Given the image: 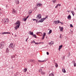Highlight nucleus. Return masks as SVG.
I'll list each match as a JSON object with an SVG mask.
<instances>
[{
	"mask_svg": "<svg viewBox=\"0 0 76 76\" xmlns=\"http://www.w3.org/2000/svg\"><path fill=\"white\" fill-rule=\"evenodd\" d=\"M15 25H16V26L15 28V30H17V29H18L20 26V22L19 20H18L15 23Z\"/></svg>",
	"mask_w": 76,
	"mask_h": 76,
	"instance_id": "1",
	"label": "nucleus"
},
{
	"mask_svg": "<svg viewBox=\"0 0 76 76\" xmlns=\"http://www.w3.org/2000/svg\"><path fill=\"white\" fill-rule=\"evenodd\" d=\"M2 22H4V23H9V19L8 18L3 19L2 21Z\"/></svg>",
	"mask_w": 76,
	"mask_h": 76,
	"instance_id": "2",
	"label": "nucleus"
},
{
	"mask_svg": "<svg viewBox=\"0 0 76 76\" xmlns=\"http://www.w3.org/2000/svg\"><path fill=\"white\" fill-rule=\"evenodd\" d=\"M48 17H47V16H46L45 18L41 19V20H39V22H41V23H42V22H43V21H44L45 20V19L47 18Z\"/></svg>",
	"mask_w": 76,
	"mask_h": 76,
	"instance_id": "3",
	"label": "nucleus"
},
{
	"mask_svg": "<svg viewBox=\"0 0 76 76\" xmlns=\"http://www.w3.org/2000/svg\"><path fill=\"white\" fill-rule=\"evenodd\" d=\"M15 47V45H13L12 43H11L9 46V47L10 48H13Z\"/></svg>",
	"mask_w": 76,
	"mask_h": 76,
	"instance_id": "4",
	"label": "nucleus"
},
{
	"mask_svg": "<svg viewBox=\"0 0 76 76\" xmlns=\"http://www.w3.org/2000/svg\"><path fill=\"white\" fill-rule=\"evenodd\" d=\"M36 18L38 19V20L40 18H41V14H38L37 15Z\"/></svg>",
	"mask_w": 76,
	"mask_h": 76,
	"instance_id": "5",
	"label": "nucleus"
},
{
	"mask_svg": "<svg viewBox=\"0 0 76 76\" xmlns=\"http://www.w3.org/2000/svg\"><path fill=\"white\" fill-rule=\"evenodd\" d=\"M10 34V32H4L2 33V34L3 35H4V34Z\"/></svg>",
	"mask_w": 76,
	"mask_h": 76,
	"instance_id": "6",
	"label": "nucleus"
},
{
	"mask_svg": "<svg viewBox=\"0 0 76 76\" xmlns=\"http://www.w3.org/2000/svg\"><path fill=\"white\" fill-rule=\"evenodd\" d=\"M15 2L17 4H19V0H15Z\"/></svg>",
	"mask_w": 76,
	"mask_h": 76,
	"instance_id": "7",
	"label": "nucleus"
},
{
	"mask_svg": "<svg viewBox=\"0 0 76 76\" xmlns=\"http://www.w3.org/2000/svg\"><path fill=\"white\" fill-rule=\"evenodd\" d=\"M59 28L60 29V31L61 32H63V28L61 27L60 26H59Z\"/></svg>",
	"mask_w": 76,
	"mask_h": 76,
	"instance_id": "8",
	"label": "nucleus"
},
{
	"mask_svg": "<svg viewBox=\"0 0 76 76\" xmlns=\"http://www.w3.org/2000/svg\"><path fill=\"white\" fill-rule=\"evenodd\" d=\"M48 44L50 45H53V44H54V42L53 41H52L48 43Z\"/></svg>",
	"mask_w": 76,
	"mask_h": 76,
	"instance_id": "9",
	"label": "nucleus"
},
{
	"mask_svg": "<svg viewBox=\"0 0 76 76\" xmlns=\"http://www.w3.org/2000/svg\"><path fill=\"white\" fill-rule=\"evenodd\" d=\"M46 35V33H43V37L42 38V39L43 40L44 39V38H45V35Z\"/></svg>",
	"mask_w": 76,
	"mask_h": 76,
	"instance_id": "10",
	"label": "nucleus"
},
{
	"mask_svg": "<svg viewBox=\"0 0 76 76\" xmlns=\"http://www.w3.org/2000/svg\"><path fill=\"white\" fill-rule=\"evenodd\" d=\"M37 6L38 7H40L41 6H42V4H41V3L37 4Z\"/></svg>",
	"mask_w": 76,
	"mask_h": 76,
	"instance_id": "11",
	"label": "nucleus"
},
{
	"mask_svg": "<svg viewBox=\"0 0 76 76\" xmlns=\"http://www.w3.org/2000/svg\"><path fill=\"white\" fill-rule=\"evenodd\" d=\"M1 44L2 45V46H3V47H4V46H5V43H4V42H2L1 43Z\"/></svg>",
	"mask_w": 76,
	"mask_h": 76,
	"instance_id": "12",
	"label": "nucleus"
},
{
	"mask_svg": "<svg viewBox=\"0 0 76 76\" xmlns=\"http://www.w3.org/2000/svg\"><path fill=\"white\" fill-rule=\"evenodd\" d=\"M15 56L13 55L11 56V58L12 60H15Z\"/></svg>",
	"mask_w": 76,
	"mask_h": 76,
	"instance_id": "13",
	"label": "nucleus"
},
{
	"mask_svg": "<svg viewBox=\"0 0 76 76\" xmlns=\"http://www.w3.org/2000/svg\"><path fill=\"white\" fill-rule=\"evenodd\" d=\"M63 47V45H61L59 46V48H58V50L59 51H60V49L62 48Z\"/></svg>",
	"mask_w": 76,
	"mask_h": 76,
	"instance_id": "14",
	"label": "nucleus"
},
{
	"mask_svg": "<svg viewBox=\"0 0 76 76\" xmlns=\"http://www.w3.org/2000/svg\"><path fill=\"white\" fill-rule=\"evenodd\" d=\"M67 19H69L70 20L71 19V16H70V15L68 16L67 17Z\"/></svg>",
	"mask_w": 76,
	"mask_h": 76,
	"instance_id": "15",
	"label": "nucleus"
},
{
	"mask_svg": "<svg viewBox=\"0 0 76 76\" xmlns=\"http://www.w3.org/2000/svg\"><path fill=\"white\" fill-rule=\"evenodd\" d=\"M16 10H15L14 9H13V11H12V13L13 14H15V13H16Z\"/></svg>",
	"mask_w": 76,
	"mask_h": 76,
	"instance_id": "16",
	"label": "nucleus"
},
{
	"mask_svg": "<svg viewBox=\"0 0 76 76\" xmlns=\"http://www.w3.org/2000/svg\"><path fill=\"white\" fill-rule=\"evenodd\" d=\"M71 13H72L73 16H74V15H75V12H74V11H71Z\"/></svg>",
	"mask_w": 76,
	"mask_h": 76,
	"instance_id": "17",
	"label": "nucleus"
},
{
	"mask_svg": "<svg viewBox=\"0 0 76 76\" xmlns=\"http://www.w3.org/2000/svg\"><path fill=\"white\" fill-rule=\"evenodd\" d=\"M29 32L30 33V34L31 35H34V33H33V32H31V31H29Z\"/></svg>",
	"mask_w": 76,
	"mask_h": 76,
	"instance_id": "18",
	"label": "nucleus"
},
{
	"mask_svg": "<svg viewBox=\"0 0 76 76\" xmlns=\"http://www.w3.org/2000/svg\"><path fill=\"white\" fill-rule=\"evenodd\" d=\"M62 72H63V73H66V70H65V69L64 68H63L62 69Z\"/></svg>",
	"mask_w": 76,
	"mask_h": 76,
	"instance_id": "19",
	"label": "nucleus"
},
{
	"mask_svg": "<svg viewBox=\"0 0 76 76\" xmlns=\"http://www.w3.org/2000/svg\"><path fill=\"white\" fill-rule=\"evenodd\" d=\"M3 47H4L2 45V44H0V49H2Z\"/></svg>",
	"mask_w": 76,
	"mask_h": 76,
	"instance_id": "20",
	"label": "nucleus"
},
{
	"mask_svg": "<svg viewBox=\"0 0 76 76\" xmlns=\"http://www.w3.org/2000/svg\"><path fill=\"white\" fill-rule=\"evenodd\" d=\"M27 71V69L26 68H24V70H23V71L24 72H26Z\"/></svg>",
	"mask_w": 76,
	"mask_h": 76,
	"instance_id": "21",
	"label": "nucleus"
},
{
	"mask_svg": "<svg viewBox=\"0 0 76 76\" xmlns=\"http://www.w3.org/2000/svg\"><path fill=\"white\" fill-rule=\"evenodd\" d=\"M38 61L40 63H42L43 62H44L45 61V60H43V61L38 60Z\"/></svg>",
	"mask_w": 76,
	"mask_h": 76,
	"instance_id": "22",
	"label": "nucleus"
},
{
	"mask_svg": "<svg viewBox=\"0 0 76 76\" xmlns=\"http://www.w3.org/2000/svg\"><path fill=\"white\" fill-rule=\"evenodd\" d=\"M55 66L56 67H58V64L57 63H55Z\"/></svg>",
	"mask_w": 76,
	"mask_h": 76,
	"instance_id": "23",
	"label": "nucleus"
},
{
	"mask_svg": "<svg viewBox=\"0 0 76 76\" xmlns=\"http://www.w3.org/2000/svg\"><path fill=\"white\" fill-rule=\"evenodd\" d=\"M49 76H54V74L53 73H51L49 75Z\"/></svg>",
	"mask_w": 76,
	"mask_h": 76,
	"instance_id": "24",
	"label": "nucleus"
},
{
	"mask_svg": "<svg viewBox=\"0 0 76 76\" xmlns=\"http://www.w3.org/2000/svg\"><path fill=\"white\" fill-rule=\"evenodd\" d=\"M33 35L34 37V38H37V36L35 34H33Z\"/></svg>",
	"mask_w": 76,
	"mask_h": 76,
	"instance_id": "25",
	"label": "nucleus"
},
{
	"mask_svg": "<svg viewBox=\"0 0 76 76\" xmlns=\"http://www.w3.org/2000/svg\"><path fill=\"white\" fill-rule=\"evenodd\" d=\"M32 13V10H30L29 11V14H31V13Z\"/></svg>",
	"mask_w": 76,
	"mask_h": 76,
	"instance_id": "26",
	"label": "nucleus"
},
{
	"mask_svg": "<svg viewBox=\"0 0 76 76\" xmlns=\"http://www.w3.org/2000/svg\"><path fill=\"white\" fill-rule=\"evenodd\" d=\"M45 73V72H41V74H42V75H44Z\"/></svg>",
	"mask_w": 76,
	"mask_h": 76,
	"instance_id": "27",
	"label": "nucleus"
},
{
	"mask_svg": "<svg viewBox=\"0 0 76 76\" xmlns=\"http://www.w3.org/2000/svg\"><path fill=\"white\" fill-rule=\"evenodd\" d=\"M52 32V30H50L49 31V34H51V33Z\"/></svg>",
	"mask_w": 76,
	"mask_h": 76,
	"instance_id": "28",
	"label": "nucleus"
},
{
	"mask_svg": "<svg viewBox=\"0 0 76 76\" xmlns=\"http://www.w3.org/2000/svg\"><path fill=\"white\" fill-rule=\"evenodd\" d=\"M54 22H55V23H56V24H58V23H58V22L57 21H54Z\"/></svg>",
	"mask_w": 76,
	"mask_h": 76,
	"instance_id": "29",
	"label": "nucleus"
},
{
	"mask_svg": "<svg viewBox=\"0 0 76 76\" xmlns=\"http://www.w3.org/2000/svg\"><path fill=\"white\" fill-rule=\"evenodd\" d=\"M34 42L35 44H36L37 45H38V44H39V43L38 42L36 43L35 42V41H34Z\"/></svg>",
	"mask_w": 76,
	"mask_h": 76,
	"instance_id": "30",
	"label": "nucleus"
},
{
	"mask_svg": "<svg viewBox=\"0 0 76 76\" xmlns=\"http://www.w3.org/2000/svg\"><path fill=\"white\" fill-rule=\"evenodd\" d=\"M58 22V23H61V22L59 20H58L57 21Z\"/></svg>",
	"mask_w": 76,
	"mask_h": 76,
	"instance_id": "31",
	"label": "nucleus"
},
{
	"mask_svg": "<svg viewBox=\"0 0 76 76\" xmlns=\"http://www.w3.org/2000/svg\"><path fill=\"white\" fill-rule=\"evenodd\" d=\"M27 19L26 18H25L23 19V20H24V22H25V21Z\"/></svg>",
	"mask_w": 76,
	"mask_h": 76,
	"instance_id": "32",
	"label": "nucleus"
},
{
	"mask_svg": "<svg viewBox=\"0 0 76 76\" xmlns=\"http://www.w3.org/2000/svg\"><path fill=\"white\" fill-rule=\"evenodd\" d=\"M52 1H53V3H56V0H52Z\"/></svg>",
	"mask_w": 76,
	"mask_h": 76,
	"instance_id": "33",
	"label": "nucleus"
},
{
	"mask_svg": "<svg viewBox=\"0 0 76 76\" xmlns=\"http://www.w3.org/2000/svg\"><path fill=\"white\" fill-rule=\"evenodd\" d=\"M70 27H71V28L73 27V25L72 24H70Z\"/></svg>",
	"mask_w": 76,
	"mask_h": 76,
	"instance_id": "34",
	"label": "nucleus"
},
{
	"mask_svg": "<svg viewBox=\"0 0 76 76\" xmlns=\"http://www.w3.org/2000/svg\"><path fill=\"white\" fill-rule=\"evenodd\" d=\"M39 72H41H41H42V69H40L39 71Z\"/></svg>",
	"mask_w": 76,
	"mask_h": 76,
	"instance_id": "35",
	"label": "nucleus"
},
{
	"mask_svg": "<svg viewBox=\"0 0 76 76\" xmlns=\"http://www.w3.org/2000/svg\"><path fill=\"white\" fill-rule=\"evenodd\" d=\"M58 6V4L55 7V8H57Z\"/></svg>",
	"mask_w": 76,
	"mask_h": 76,
	"instance_id": "36",
	"label": "nucleus"
},
{
	"mask_svg": "<svg viewBox=\"0 0 76 76\" xmlns=\"http://www.w3.org/2000/svg\"><path fill=\"white\" fill-rule=\"evenodd\" d=\"M74 67H76V63H74Z\"/></svg>",
	"mask_w": 76,
	"mask_h": 76,
	"instance_id": "37",
	"label": "nucleus"
},
{
	"mask_svg": "<svg viewBox=\"0 0 76 76\" xmlns=\"http://www.w3.org/2000/svg\"><path fill=\"white\" fill-rule=\"evenodd\" d=\"M28 38H27L26 39V42H27V41H28Z\"/></svg>",
	"mask_w": 76,
	"mask_h": 76,
	"instance_id": "38",
	"label": "nucleus"
},
{
	"mask_svg": "<svg viewBox=\"0 0 76 76\" xmlns=\"http://www.w3.org/2000/svg\"><path fill=\"white\" fill-rule=\"evenodd\" d=\"M65 58V56H63V59H64V60Z\"/></svg>",
	"mask_w": 76,
	"mask_h": 76,
	"instance_id": "39",
	"label": "nucleus"
},
{
	"mask_svg": "<svg viewBox=\"0 0 76 76\" xmlns=\"http://www.w3.org/2000/svg\"><path fill=\"white\" fill-rule=\"evenodd\" d=\"M72 63H75V61H73Z\"/></svg>",
	"mask_w": 76,
	"mask_h": 76,
	"instance_id": "40",
	"label": "nucleus"
},
{
	"mask_svg": "<svg viewBox=\"0 0 76 76\" xmlns=\"http://www.w3.org/2000/svg\"><path fill=\"white\" fill-rule=\"evenodd\" d=\"M47 55H49V53H48V52H47Z\"/></svg>",
	"mask_w": 76,
	"mask_h": 76,
	"instance_id": "41",
	"label": "nucleus"
},
{
	"mask_svg": "<svg viewBox=\"0 0 76 76\" xmlns=\"http://www.w3.org/2000/svg\"><path fill=\"white\" fill-rule=\"evenodd\" d=\"M60 23H61V25H63L64 23H62V22H61Z\"/></svg>",
	"mask_w": 76,
	"mask_h": 76,
	"instance_id": "42",
	"label": "nucleus"
},
{
	"mask_svg": "<svg viewBox=\"0 0 76 76\" xmlns=\"http://www.w3.org/2000/svg\"><path fill=\"white\" fill-rule=\"evenodd\" d=\"M28 18H29V16H27L26 17V18L27 19Z\"/></svg>",
	"mask_w": 76,
	"mask_h": 76,
	"instance_id": "43",
	"label": "nucleus"
},
{
	"mask_svg": "<svg viewBox=\"0 0 76 76\" xmlns=\"http://www.w3.org/2000/svg\"><path fill=\"white\" fill-rule=\"evenodd\" d=\"M61 34H60V38H61Z\"/></svg>",
	"mask_w": 76,
	"mask_h": 76,
	"instance_id": "44",
	"label": "nucleus"
},
{
	"mask_svg": "<svg viewBox=\"0 0 76 76\" xmlns=\"http://www.w3.org/2000/svg\"><path fill=\"white\" fill-rule=\"evenodd\" d=\"M58 6H61V4H58Z\"/></svg>",
	"mask_w": 76,
	"mask_h": 76,
	"instance_id": "45",
	"label": "nucleus"
},
{
	"mask_svg": "<svg viewBox=\"0 0 76 76\" xmlns=\"http://www.w3.org/2000/svg\"><path fill=\"white\" fill-rule=\"evenodd\" d=\"M34 41H35L34 40H33V42H32V43H34Z\"/></svg>",
	"mask_w": 76,
	"mask_h": 76,
	"instance_id": "46",
	"label": "nucleus"
},
{
	"mask_svg": "<svg viewBox=\"0 0 76 76\" xmlns=\"http://www.w3.org/2000/svg\"><path fill=\"white\" fill-rule=\"evenodd\" d=\"M74 10H76V7H75L74 8Z\"/></svg>",
	"mask_w": 76,
	"mask_h": 76,
	"instance_id": "47",
	"label": "nucleus"
},
{
	"mask_svg": "<svg viewBox=\"0 0 76 76\" xmlns=\"http://www.w3.org/2000/svg\"><path fill=\"white\" fill-rule=\"evenodd\" d=\"M35 20H36V22H37V21H38V20H37V19H35Z\"/></svg>",
	"mask_w": 76,
	"mask_h": 76,
	"instance_id": "48",
	"label": "nucleus"
},
{
	"mask_svg": "<svg viewBox=\"0 0 76 76\" xmlns=\"http://www.w3.org/2000/svg\"><path fill=\"white\" fill-rule=\"evenodd\" d=\"M32 20H35V19H32Z\"/></svg>",
	"mask_w": 76,
	"mask_h": 76,
	"instance_id": "49",
	"label": "nucleus"
},
{
	"mask_svg": "<svg viewBox=\"0 0 76 76\" xmlns=\"http://www.w3.org/2000/svg\"><path fill=\"white\" fill-rule=\"evenodd\" d=\"M6 51H8V48H7Z\"/></svg>",
	"mask_w": 76,
	"mask_h": 76,
	"instance_id": "50",
	"label": "nucleus"
},
{
	"mask_svg": "<svg viewBox=\"0 0 76 76\" xmlns=\"http://www.w3.org/2000/svg\"><path fill=\"white\" fill-rule=\"evenodd\" d=\"M41 42H39V43H39V44H41Z\"/></svg>",
	"mask_w": 76,
	"mask_h": 76,
	"instance_id": "51",
	"label": "nucleus"
},
{
	"mask_svg": "<svg viewBox=\"0 0 76 76\" xmlns=\"http://www.w3.org/2000/svg\"><path fill=\"white\" fill-rule=\"evenodd\" d=\"M42 68H44V67H42Z\"/></svg>",
	"mask_w": 76,
	"mask_h": 76,
	"instance_id": "52",
	"label": "nucleus"
},
{
	"mask_svg": "<svg viewBox=\"0 0 76 76\" xmlns=\"http://www.w3.org/2000/svg\"><path fill=\"white\" fill-rule=\"evenodd\" d=\"M68 12H69V11H68Z\"/></svg>",
	"mask_w": 76,
	"mask_h": 76,
	"instance_id": "53",
	"label": "nucleus"
},
{
	"mask_svg": "<svg viewBox=\"0 0 76 76\" xmlns=\"http://www.w3.org/2000/svg\"><path fill=\"white\" fill-rule=\"evenodd\" d=\"M46 38H47V37H46Z\"/></svg>",
	"mask_w": 76,
	"mask_h": 76,
	"instance_id": "54",
	"label": "nucleus"
},
{
	"mask_svg": "<svg viewBox=\"0 0 76 76\" xmlns=\"http://www.w3.org/2000/svg\"><path fill=\"white\" fill-rule=\"evenodd\" d=\"M14 76H16V75H15Z\"/></svg>",
	"mask_w": 76,
	"mask_h": 76,
	"instance_id": "55",
	"label": "nucleus"
},
{
	"mask_svg": "<svg viewBox=\"0 0 76 76\" xmlns=\"http://www.w3.org/2000/svg\"><path fill=\"white\" fill-rule=\"evenodd\" d=\"M38 33H40V32H38Z\"/></svg>",
	"mask_w": 76,
	"mask_h": 76,
	"instance_id": "56",
	"label": "nucleus"
},
{
	"mask_svg": "<svg viewBox=\"0 0 76 76\" xmlns=\"http://www.w3.org/2000/svg\"><path fill=\"white\" fill-rule=\"evenodd\" d=\"M12 35H13V33H12Z\"/></svg>",
	"mask_w": 76,
	"mask_h": 76,
	"instance_id": "57",
	"label": "nucleus"
}]
</instances>
